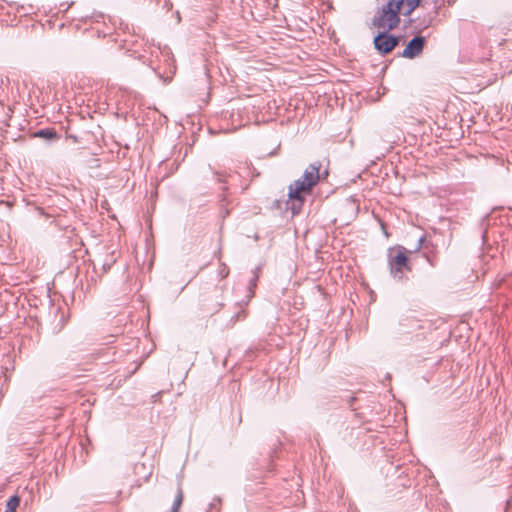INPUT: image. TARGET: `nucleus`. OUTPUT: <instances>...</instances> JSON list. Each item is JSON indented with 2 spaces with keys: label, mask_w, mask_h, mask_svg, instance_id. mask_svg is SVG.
Instances as JSON below:
<instances>
[{
  "label": "nucleus",
  "mask_w": 512,
  "mask_h": 512,
  "mask_svg": "<svg viewBox=\"0 0 512 512\" xmlns=\"http://www.w3.org/2000/svg\"><path fill=\"white\" fill-rule=\"evenodd\" d=\"M322 164L315 161L308 165L301 178L293 181L288 186V203L293 215L298 214L305 202L307 195L312 193L313 188L321 181L320 169Z\"/></svg>",
  "instance_id": "nucleus-1"
},
{
  "label": "nucleus",
  "mask_w": 512,
  "mask_h": 512,
  "mask_svg": "<svg viewBox=\"0 0 512 512\" xmlns=\"http://www.w3.org/2000/svg\"><path fill=\"white\" fill-rule=\"evenodd\" d=\"M387 264L390 275L396 281L403 282L408 280L407 272H411L412 267L408 257V250L401 245L390 247L387 251Z\"/></svg>",
  "instance_id": "nucleus-2"
},
{
  "label": "nucleus",
  "mask_w": 512,
  "mask_h": 512,
  "mask_svg": "<svg viewBox=\"0 0 512 512\" xmlns=\"http://www.w3.org/2000/svg\"><path fill=\"white\" fill-rule=\"evenodd\" d=\"M396 6V0H389L374 15L371 28L379 30H394L400 24V14Z\"/></svg>",
  "instance_id": "nucleus-3"
},
{
  "label": "nucleus",
  "mask_w": 512,
  "mask_h": 512,
  "mask_svg": "<svg viewBox=\"0 0 512 512\" xmlns=\"http://www.w3.org/2000/svg\"><path fill=\"white\" fill-rule=\"evenodd\" d=\"M400 36H395L390 33V30H380L373 39L375 50L380 55H387L391 53L399 44Z\"/></svg>",
  "instance_id": "nucleus-4"
},
{
  "label": "nucleus",
  "mask_w": 512,
  "mask_h": 512,
  "mask_svg": "<svg viewBox=\"0 0 512 512\" xmlns=\"http://www.w3.org/2000/svg\"><path fill=\"white\" fill-rule=\"evenodd\" d=\"M425 41H426V39L423 36H420V35L414 36L407 43L404 50L400 53V56L407 58V59H414L423 51Z\"/></svg>",
  "instance_id": "nucleus-5"
},
{
  "label": "nucleus",
  "mask_w": 512,
  "mask_h": 512,
  "mask_svg": "<svg viewBox=\"0 0 512 512\" xmlns=\"http://www.w3.org/2000/svg\"><path fill=\"white\" fill-rule=\"evenodd\" d=\"M420 3L421 0H396L398 12L403 16H410Z\"/></svg>",
  "instance_id": "nucleus-6"
},
{
  "label": "nucleus",
  "mask_w": 512,
  "mask_h": 512,
  "mask_svg": "<svg viewBox=\"0 0 512 512\" xmlns=\"http://www.w3.org/2000/svg\"><path fill=\"white\" fill-rule=\"evenodd\" d=\"M157 49L161 56L160 61H163V63L167 66V68L169 69V72L171 74H175V72H176L175 59H174V56H173L170 48L165 46L163 48L158 47Z\"/></svg>",
  "instance_id": "nucleus-7"
},
{
  "label": "nucleus",
  "mask_w": 512,
  "mask_h": 512,
  "mask_svg": "<svg viewBox=\"0 0 512 512\" xmlns=\"http://www.w3.org/2000/svg\"><path fill=\"white\" fill-rule=\"evenodd\" d=\"M33 137L42 138L46 140H58L60 136L54 128H43L33 133Z\"/></svg>",
  "instance_id": "nucleus-8"
},
{
  "label": "nucleus",
  "mask_w": 512,
  "mask_h": 512,
  "mask_svg": "<svg viewBox=\"0 0 512 512\" xmlns=\"http://www.w3.org/2000/svg\"><path fill=\"white\" fill-rule=\"evenodd\" d=\"M116 262L115 251L106 250L104 258L100 259L103 273L108 272L113 264Z\"/></svg>",
  "instance_id": "nucleus-9"
},
{
  "label": "nucleus",
  "mask_w": 512,
  "mask_h": 512,
  "mask_svg": "<svg viewBox=\"0 0 512 512\" xmlns=\"http://www.w3.org/2000/svg\"><path fill=\"white\" fill-rule=\"evenodd\" d=\"M20 503V497L18 495H13L10 497L6 503L5 512H16L17 507Z\"/></svg>",
  "instance_id": "nucleus-10"
},
{
  "label": "nucleus",
  "mask_w": 512,
  "mask_h": 512,
  "mask_svg": "<svg viewBox=\"0 0 512 512\" xmlns=\"http://www.w3.org/2000/svg\"><path fill=\"white\" fill-rule=\"evenodd\" d=\"M182 502H183V492H182V489L179 487L177 490V494L175 496L173 505H172L171 512H178L181 507Z\"/></svg>",
  "instance_id": "nucleus-11"
},
{
  "label": "nucleus",
  "mask_w": 512,
  "mask_h": 512,
  "mask_svg": "<svg viewBox=\"0 0 512 512\" xmlns=\"http://www.w3.org/2000/svg\"><path fill=\"white\" fill-rule=\"evenodd\" d=\"M229 275V268L225 263H221L218 269V276L221 279L226 278Z\"/></svg>",
  "instance_id": "nucleus-12"
},
{
  "label": "nucleus",
  "mask_w": 512,
  "mask_h": 512,
  "mask_svg": "<svg viewBox=\"0 0 512 512\" xmlns=\"http://www.w3.org/2000/svg\"><path fill=\"white\" fill-rule=\"evenodd\" d=\"M257 282H258V276L257 275H254L250 281H249V285H248V290L249 292L251 293V296L254 294V289L256 288L257 286Z\"/></svg>",
  "instance_id": "nucleus-13"
},
{
  "label": "nucleus",
  "mask_w": 512,
  "mask_h": 512,
  "mask_svg": "<svg viewBox=\"0 0 512 512\" xmlns=\"http://www.w3.org/2000/svg\"><path fill=\"white\" fill-rule=\"evenodd\" d=\"M214 174H215L216 180L218 182L226 183V177H227V173L226 172H224V171L223 172L215 171Z\"/></svg>",
  "instance_id": "nucleus-14"
},
{
  "label": "nucleus",
  "mask_w": 512,
  "mask_h": 512,
  "mask_svg": "<svg viewBox=\"0 0 512 512\" xmlns=\"http://www.w3.org/2000/svg\"><path fill=\"white\" fill-rule=\"evenodd\" d=\"M221 307H222V303H218V304H216L213 308H208V309H206V310H207V312H210V313H212V314H213V313L218 312V311L220 310V308H221Z\"/></svg>",
  "instance_id": "nucleus-15"
},
{
  "label": "nucleus",
  "mask_w": 512,
  "mask_h": 512,
  "mask_svg": "<svg viewBox=\"0 0 512 512\" xmlns=\"http://www.w3.org/2000/svg\"><path fill=\"white\" fill-rule=\"evenodd\" d=\"M424 241H425V236L419 237L415 251H418L422 248Z\"/></svg>",
  "instance_id": "nucleus-16"
},
{
  "label": "nucleus",
  "mask_w": 512,
  "mask_h": 512,
  "mask_svg": "<svg viewBox=\"0 0 512 512\" xmlns=\"http://www.w3.org/2000/svg\"><path fill=\"white\" fill-rule=\"evenodd\" d=\"M261 269H262V267H261L260 265H259V266H257V267L252 271L253 276H254V275H257V276L259 277L260 272H261Z\"/></svg>",
  "instance_id": "nucleus-17"
},
{
  "label": "nucleus",
  "mask_w": 512,
  "mask_h": 512,
  "mask_svg": "<svg viewBox=\"0 0 512 512\" xmlns=\"http://www.w3.org/2000/svg\"><path fill=\"white\" fill-rule=\"evenodd\" d=\"M320 174H321V180H324V179H326V178L328 177L329 172H328V170L326 169V170H324L323 172H321V171H320Z\"/></svg>",
  "instance_id": "nucleus-18"
},
{
  "label": "nucleus",
  "mask_w": 512,
  "mask_h": 512,
  "mask_svg": "<svg viewBox=\"0 0 512 512\" xmlns=\"http://www.w3.org/2000/svg\"><path fill=\"white\" fill-rule=\"evenodd\" d=\"M221 502L220 498H215L213 502L210 504V508H214L216 504H219Z\"/></svg>",
  "instance_id": "nucleus-19"
},
{
  "label": "nucleus",
  "mask_w": 512,
  "mask_h": 512,
  "mask_svg": "<svg viewBox=\"0 0 512 512\" xmlns=\"http://www.w3.org/2000/svg\"><path fill=\"white\" fill-rule=\"evenodd\" d=\"M431 21H432V19H431V18H430L427 22L424 20V21H423V23H421L420 25H422V26H423V28H427V27H429V26H430Z\"/></svg>",
  "instance_id": "nucleus-20"
},
{
  "label": "nucleus",
  "mask_w": 512,
  "mask_h": 512,
  "mask_svg": "<svg viewBox=\"0 0 512 512\" xmlns=\"http://www.w3.org/2000/svg\"><path fill=\"white\" fill-rule=\"evenodd\" d=\"M445 2L448 4V5H452L456 2V0H445Z\"/></svg>",
  "instance_id": "nucleus-21"
},
{
  "label": "nucleus",
  "mask_w": 512,
  "mask_h": 512,
  "mask_svg": "<svg viewBox=\"0 0 512 512\" xmlns=\"http://www.w3.org/2000/svg\"><path fill=\"white\" fill-rule=\"evenodd\" d=\"M221 213H222L223 217H226L229 214V211L225 210V212H223V210H222Z\"/></svg>",
  "instance_id": "nucleus-22"
},
{
  "label": "nucleus",
  "mask_w": 512,
  "mask_h": 512,
  "mask_svg": "<svg viewBox=\"0 0 512 512\" xmlns=\"http://www.w3.org/2000/svg\"><path fill=\"white\" fill-rule=\"evenodd\" d=\"M225 201H226V195H223L221 198V202H225Z\"/></svg>",
  "instance_id": "nucleus-23"
},
{
  "label": "nucleus",
  "mask_w": 512,
  "mask_h": 512,
  "mask_svg": "<svg viewBox=\"0 0 512 512\" xmlns=\"http://www.w3.org/2000/svg\"><path fill=\"white\" fill-rule=\"evenodd\" d=\"M222 190H223V192L225 193V192L228 190V187H227V186H224V187L222 188Z\"/></svg>",
  "instance_id": "nucleus-24"
},
{
  "label": "nucleus",
  "mask_w": 512,
  "mask_h": 512,
  "mask_svg": "<svg viewBox=\"0 0 512 512\" xmlns=\"http://www.w3.org/2000/svg\"><path fill=\"white\" fill-rule=\"evenodd\" d=\"M485 237H486V232H484V233L482 234V239H483V241H485Z\"/></svg>",
  "instance_id": "nucleus-25"
},
{
  "label": "nucleus",
  "mask_w": 512,
  "mask_h": 512,
  "mask_svg": "<svg viewBox=\"0 0 512 512\" xmlns=\"http://www.w3.org/2000/svg\"><path fill=\"white\" fill-rule=\"evenodd\" d=\"M71 138H72L74 141H77V137H76V136H71Z\"/></svg>",
  "instance_id": "nucleus-26"
}]
</instances>
